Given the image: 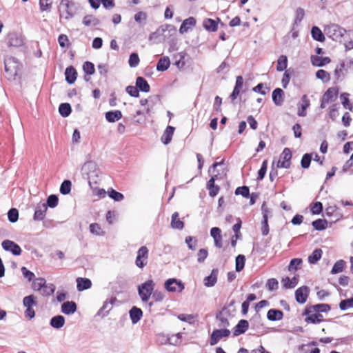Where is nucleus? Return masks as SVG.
<instances>
[{"label":"nucleus","instance_id":"20e7f679","mask_svg":"<svg viewBox=\"0 0 353 353\" xmlns=\"http://www.w3.org/2000/svg\"><path fill=\"white\" fill-rule=\"evenodd\" d=\"M164 288L169 292H181L185 289V285L178 279L170 278L165 281Z\"/></svg>","mask_w":353,"mask_h":353},{"label":"nucleus","instance_id":"1a4fd4ad","mask_svg":"<svg viewBox=\"0 0 353 353\" xmlns=\"http://www.w3.org/2000/svg\"><path fill=\"white\" fill-rule=\"evenodd\" d=\"M292 157V154L290 149L285 148L280 155V159H282V161L279 160L277 162L276 167L279 168H289L291 165Z\"/></svg>","mask_w":353,"mask_h":353},{"label":"nucleus","instance_id":"5701e85b","mask_svg":"<svg viewBox=\"0 0 353 353\" xmlns=\"http://www.w3.org/2000/svg\"><path fill=\"white\" fill-rule=\"evenodd\" d=\"M129 316L132 324H136L141 319L143 311L141 308L133 306L129 310Z\"/></svg>","mask_w":353,"mask_h":353},{"label":"nucleus","instance_id":"3c124183","mask_svg":"<svg viewBox=\"0 0 353 353\" xmlns=\"http://www.w3.org/2000/svg\"><path fill=\"white\" fill-rule=\"evenodd\" d=\"M245 256L243 254H239L235 259V270L239 272L242 271L245 267Z\"/></svg>","mask_w":353,"mask_h":353},{"label":"nucleus","instance_id":"774afa93","mask_svg":"<svg viewBox=\"0 0 353 353\" xmlns=\"http://www.w3.org/2000/svg\"><path fill=\"white\" fill-rule=\"evenodd\" d=\"M140 62L139 54L137 52H132L130 54L128 64L130 68L137 67Z\"/></svg>","mask_w":353,"mask_h":353},{"label":"nucleus","instance_id":"338daca9","mask_svg":"<svg viewBox=\"0 0 353 353\" xmlns=\"http://www.w3.org/2000/svg\"><path fill=\"white\" fill-rule=\"evenodd\" d=\"M339 308L342 311H345L349 308L353 307V298L341 300L339 303Z\"/></svg>","mask_w":353,"mask_h":353},{"label":"nucleus","instance_id":"39448f33","mask_svg":"<svg viewBox=\"0 0 353 353\" xmlns=\"http://www.w3.org/2000/svg\"><path fill=\"white\" fill-rule=\"evenodd\" d=\"M19 65L18 59L14 57H8L4 59L5 71L10 76L15 77L17 74Z\"/></svg>","mask_w":353,"mask_h":353},{"label":"nucleus","instance_id":"72a5a7b5","mask_svg":"<svg viewBox=\"0 0 353 353\" xmlns=\"http://www.w3.org/2000/svg\"><path fill=\"white\" fill-rule=\"evenodd\" d=\"M170 65V58L167 56H165L159 59L156 65V69L158 72H164L169 68Z\"/></svg>","mask_w":353,"mask_h":353},{"label":"nucleus","instance_id":"5fc2aeb1","mask_svg":"<svg viewBox=\"0 0 353 353\" xmlns=\"http://www.w3.org/2000/svg\"><path fill=\"white\" fill-rule=\"evenodd\" d=\"M215 319L216 321H219V327L227 328L230 326V322L227 317L224 315H222L221 312H216Z\"/></svg>","mask_w":353,"mask_h":353},{"label":"nucleus","instance_id":"79ce46f5","mask_svg":"<svg viewBox=\"0 0 353 353\" xmlns=\"http://www.w3.org/2000/svg\"><path fill=\"white\" fill-rule=\"evenodd\" d=\"M350 94L347 92H343L340 95L341 103L344 108L349 110L350 111L353 110V103L349 99Z\"/></svg>","mask_w":353,"mask_h":353},{"label":"nucleus","instance_id":"69168bd1","mask_svg":"<svg viewBox=\"0 0 353 353\" xmlns=\"http://www.w3.org/2000/svg\"><path fill=\"white\" fill-rule=\"evenodd\" d=\"M8 219L10 223H16L19 219V211L17 208H10L8 213Z\"/></svg>","mask_w":353,"mask_h":353},{"label":"nucleus","instance_id":"bf43d9fd","mask_svg":"<svg viewBox=\"0 0 353 353\" xmlns=\"http://www.w3.org/2000/svg\"><path fill=\"white\" fill-rule=\"evenodd\" d=\"M316 77L323 83H327L330 80V73L323 69H319L316 72Z\"/></svg>","mask_w":353,"mask_h":353},{"label":"nucleus","instance_id":"e2e57ef3","mask_svg":"<svg viewBox=\"0 0 353 353\" xmlns=\"http://www.w3.org/2000/svg\"><path fill=\"white\" fill-rule=\"evenodd\" d=\"M59 203V197L56 194H50L48 196L46 200V206H47V208L49 207L50 208H55Z\"/></svg>","mask_w":353,"mask_h":353},{"label":"nucleus","instance_id":"423d86ee","mask_svg":"<svg viewBox=\"0 0 353 353\" xmlns=\"http://www.w3.org/2000/svg\"><path fill=\"white\" fill-rule=\"evenodd\" d=\"M331 310L330 305L327 303H317L315 305H307L302 312V314H309L311 312H317L319 314L327 313Z\"/></svg>","mask_w":353,"mask_h":353},{"label":"nucleus","instance_id":"f704fd0d","mask_svg":"<svg viewBox=\"0 0 353 353\" xmlns=\"http://www.w3.org/2000/svg\"><path fill=\"white\" fill-rule=\"evenodd\" d=\"M96 166V163L93 161L85 162L81 168V172L83 177L85 178L86 176L87 179H89L90 173L95 171Z\"/></svg>","mask_w":353,"mask_h":353},{"label":"nucleus","instance_id":"c9c22d12","mask_svg":"<svg viewBox=\"0 0 353 353\" xmlns=\"http://www.w3.org/2000/svg\"><path fill=\"white\" fill-rule=\"evenodd\" d=\"M82 23L85 26H97L100 25L101 21L92 14L85 15L82 20Z\"/></svg>","mask_w":353,"mask_h":353},{"label":"nucleus","instance_id":"aec40b11","mask_svg":"<svg viewBox=\"0 0 353 353\" xmlns=\"http://www.w3.org/2000/svg\"><path fill=\"white\" fill-rule=\"evenodd\" d=\"M219 270L216 268L212 270L210 274L203 279V283L205 287L211 288L215 285L217 282V275Z\"/></svg>","mask_w":353,"mask_h":353},{"label":"nucleus","instance_id":"393cba45","mask_svg":"<svg viewBox=\"0 0 353 353\" xmlns=\"http://www.w3.org/2000/svg\"><path fill=\"white\" fill-rule=\"evenodd\" d=\"M310 60L312 64L316 67H323L331 62V59L328 57H319L316 55H312Z\"/></svg>","mask_w":353,"mask_h":353},{"label":"nucleus","instance_id":"2eb2a0df","mask_svg":"<svg viewBox=\"0 0 353 353\" xmlns=\"http://www.w3.org/2000/svg\"><path fill=\"white\" fill-rule=\"evenodd\" d=\"M249 328V322L245 319H241L232 329L233 336L243 334Z\"/></svg>","mask_w":353,"mask_h":353},{"label":"nucleus","instance_id":"f3484780","mask_svg":"<svg viewBox=\"0 0 353 353\" xmlns=\"http://www.w3.org/2000/svg\"><path fill=\"white\" fill-rule=\"evenodd\" d=\"M165 29L160 27L156 31L152 32L148 37V40L153 44H158L161 43L164 38H163V34L165 32Z\"/></svg>","mask_w":353,"mask_h":353},{"label":"nucleus","instance_id":"58836bf2","mask_svg":"<svg viewBox=\"0 0 353 353\" xmlns=\"http://www.w3.org/2000/svg\"><path fill=\"white\" fill-rule=\"evenodd\" d=\"M179 214L177 212H175L172 215L171 219V227L173 229L182 230L184 227L183 221L179 219Z\"/></svg>","mask_w":353,"mask_h":353},{"label":"nucleus","instance_id":"4d7b16f0","mask_svg":"<svg viewBox=\"0 0 353 353\" xmlns=\"http://www.w3.org/2000/svg\"><path fill=\"white\" fill-rule=\"evenodd\" d=\"M236 195H241L243 198L248 199L250 196V188L246 185L239 186L234 191Z\"/></svg>","mask_w":353,"mask_h":353},{"label":"nucleus","instance_id":"09e8293b","mask_svg":"<svg viewBox=\"0 0 353 353\" xmlns=\"http://www.w3.org/2000/svg\"><path fill=\"white\" fill-rule=\"evenodd\" d=\"M314 153H305L301 160V165L303 169H307L310 168L311 161L313 159Z\"/></svg>","mask_w":353,"mask_h":353},{"label":"nucleus","instance_id":"37998d69","mask_svg":"<svg viewBox=\"0 0 353 353\" xmlns=\"http://www.w3.org/2000/svg\"><path fill=\"white\" fill-rule=\"evenodd\" d=\"M323 252L321 249H315L308 256V262L310 264H316L321 258Z\"/></svg>","mask_w":353,"mask_h":353},{"label":"nucleus","instance_id":"4c0bfd02","mask_svg":"<svg viewBox=\"0 0 353 353\" xmlns=\"http://www.w3.org/2000/svg\"><path fill=\"white\" fill-rule=\"evenodd\" d=\"M299 280L296 276H294L290 279L288 276L283 278L281 280V283L283 284V287L285 289H292L295 288L298 284Z\"/></svg>","mask_w":353,"mask_h":353},{"label":"nucleus","instance_id":"a19ab883","mask_svg":"<svg viewBox=\"0 0 353 353\" xmlns=\"http://www.w3.org/2000/svg\"><path fill=\"white\" fill-rule=\"evenodd\" d=\"M312 225L314 230L322 231L327 228V221L325 219H317L312 222Z\"/></svg>","mask_w":353,"mask_h":353},{"label":"nucleus","instance_id":"6ab92c4d","mask_svg":"<svg viewBox=\"0 0 353 353\" xmlns=\"http://www.w3.org/2000/svg\"><path fill=\"white\" fill-rule=\"evenodd\" d=\"M47 210V206H46L45 203H39L34 210L33 215L34 221H38L43 220L46 216Z\"/></svg>","mask_w":353,"mask_h":353},{"label":"nucleus","instance_id":"b1692460","mask_svg":"<svg viewBox=\"0 0 353 353\" xmlns=\"http://www.w3.org/2000/svg\"><path fill=\"white\" fill-rule=\"evenodd\" d=\"M77 289L79 292H82L90 289L92 287V281L88 278L78 277L76 279Z\"/></svg>","mask_w":353,"mask_h":353},{"label":"nucleus","instance_id":"603ef678","mask_svg":"<svg viewBox=\"0 0 353 353\" xmlns=\"http://www.w3.org/2000/svg\"><path fill=\"white\" fill-rule=\"evenodd\" d=\"M72 188V182L68 179H65L61 184L59 191L63 195L70 194Z\"/></svg>","mask_w":353,"mask_h":353},{"label":"nucleus","instance_id":"dca6fc26","mask_svg":"<svg viewBox=\"0 0 353 353\" xmlns=\"http://www.w3.org/2000/svg\"><path fill=\"white\" fill-rule=\"evenodd\" d=\"M77 310V305L73 301H67L62 303L61 311L65 315H71Z\"/></svg>","mask_w":353,"mask_h":353},{"label":"nucleus","instance_id":"a878e982","mask_svg":"<svg viewBox=\"0 0 353 353\" xmlns=\"http://www.w3.org/2000/svg\"><path fill=\"white\" fill-rule=\"evenodd\" d=\"M65 319L62 315L58 314L52 316L50 320V325L57 330L61 329L65 325Z\"/></svg>","mask_w":353,"mask_h":353},{"label":"nucleus","instance_id":"ddd939ff","mask_svg":"<svg viewBox=\"0 0 353 353\" xmlns=\"http://www.w3.org/2000/svg\"><path fill=\"white\" fill-rule=\"evenodd\" d=\"M23 40L22 37L15 32H12L8 34L7 44L10 47H20L23 45Z\"/></svg>","mask_w":353,"mask_h":353},{"label":"nucleus","instance_id":"7c9ffc66","mask_svg":"<svg viewBox=\"0 0 353 353\" xmlns=\"http://www.w3.org/2000/svg\"><path fill=\"white\" fill-rule=\"evenodd\" d=\"M284 91L279 88L274 89L272 93V98L274 103L280 106L283 102Z\"/></svg>","mask_w":353,"mask_h":353},{"label":"nucleus","instance_id":"8fccbe9b","mask_svg":"<svg viewBox=\"0 0 353 353\" xmlns=\"http://www.w3.org/2000/svg\"><path fill=\"white\" fill-rule=\"evenodd\" d=\"M288 61V57L286 55H281L277 60L276 70L278 72H283L286 70Z\"/></svg>","mask_w":353,"mask_h":353},{"label":"nucleus","instance_id":"49530a36","mask_svg":"<svg viewBox=\"0 0 353 353\" xmlns=\"http://www.w3.org/2000/svg\"><path fill=\"white\" fill-rule=\"evenodd\" d=\"M72 112V107L68 103H61L59 106V112L64 118L68 117Z\"/></svg>","mask_w":353,"mask_h":353},{"label":"nucleus","instance_id":"0e129e2a","mask_svg":"<svg viewBox=\"0 0 353 353\" xmlns=\"http://www.w3.org/2000/svg\"><path fill=\"white\" fill-rule=\"evenodd\" d=\"M267 170H268V161L264 160L262 162L260 169L258 170L257 178H256L257 181H261L264 179L265 176L266 174V172H267Z\"/></svg>","mask_w":353,"mask_h":353},{"label":"nucleus","instance_id":"c03bdc74","mask_svg":"<svg viewBox=\"0 0 353 353\" xmlns=\"http://www.w3.org/2000/svg\"><path fill=\"white\" fill-rule=\"evenodd\" d=\"M303 263V260L301 258H293L290 260L288 266V270L290 272H295L301 268Z\"/></svg>","mask_w":353,"mask_h":353},{"label":"nucleus","instance_id":"6e6d98bb","mask_svg":"<svg viewBox=\"0 0 353 353\" xmlns=\"http://www.w3.org/2000/svg\"><path fill=\"white\" fill-rule=\"evenodd\" d=\"M108 195L114 201H121L124 199V196L122 193L116 191L114 189L112 188L108 189Z\"/></svg>","mask_w":353,"mask_h":353},{"label":"nucleus","instance_id":"9b49d317","mask_svg":"<svg viewBox=\"0 0 353 353\" xmlns=\"http://www.w3.org/2000/svg\"><path fill=\"white\" fill-rule=\"evenodd\" d=\"M1 246L5 251L10 252L14 256H19L22 252L21 247L14 241L9 239L3 240Z\"/></svg>","mask_w":353,"mask_h":353},{"label":"nucleus","instance_id":"864d4df0","mask_svg":"<svg viewBox=\"0 0 353 353\" xmlns=\"http://www.w3.org/2000/svg\"><path fill=\"white\" fill-rule=\"evenodd\" d=\"M346 263L345 261L340 259L337 261L333 265L332 270H331V274H336L341 272H343L345 265Z\"/></svg>","mask_w":353,"mask_h":353},{"label":"nucleus","instance_id":"0eeeda50","mask_svg":"<svg viewBox=\"0 0 353 353\" xmlns=\"http://www.w3.org/2000/svg\"><path fill=\"white\" fill-rule=\"evenodd\" d=\"M230 333L231 332L227 328L214 329L210 335V345H215L221 339L228 337Z\"/></svg>","mask_w":353,"mask_h":353},{"label":"nucleus","instance_id":"7ed1b4c3","mask_svg":"<svg viewBox=\"0 0 353 353\" xmlns=\"http://www.w3.org/2000/svg\"><path fill=\"white\" fill-rule=\"evenodd\" d=\"M79 3L72 0H61L60 2V8L64 7L66 16L65 19L68 20L74 17L79 8Z\"/></svg>","mask_w":353,"mask_h":353},{"label":"nucleus","instance_id":"de8ad7c7","mask_svg":"<svg viewBox=\"0 0 353 353\" xmlns=\"http://www.w3.org/2000/svg\"><path fill=\"white\" fill-rule=\"evenodd\" d=\"M23 305L25 307H34L37 305V298L34 294L28 295L23 299Z\"/></svg>","mask_w":353,"mask_h":353},{"label":"nucleus","instance_id":"ea45409f","mask_svg":"<svg viewBox=\"0 0 353 353\" xmlns=\"http://www.w3.org/2000/svg\"><path fill=\"white\" fill-rule=\"evenodd\" d=\"M345 64L342 61L339 65H338L334 72V77L337 81H341L345 77V73L343 70L345 69Z\"/></svg>","mask_w":353,"mask_h":353},{"label":"nucleus","instance_id":"680f3d73","mask_svg":"<svg viewBox=\"0 0 353 353\" xmlns=\"http://www.w3.org/2000/svg\"><path fill=\"white\" fill-rule=\"evenodd\" d=\"M83 70L87 75H92L95 72V68L93 63L87 61L83 64Z\"/></svg>","mask_w":353,"mask_h":353},{"label":"nucleus","instance_id":"052dcab7","mask_svg":"<svg viewBox=\"0 0 353 353\" xmlns=\"http://www.w3.org/2000/svg\"><path fill=\"white\" fill-rule=\"evenodd\" d=\"M46 281L44 278L39 277L34 280L32 283V288L34 291L41 292L43 288Z\"/></svg>","mask_w":353,"mask_h":353},{"label":"nucleus","instance_id":"f03ea898","mask_svg":"<svg viewBox=\"0 0 353 353\" xmlns=\"http://www.w3.org/2000/svg\"><path fill=\"white\" fill-rule=\"evenodd\" d=\"M325 34L336 41H341V39L346 32V30L340 26L332 23L325 28Z\"/></svg>","mask_w":353,"mask_h":353},{"label":"nucleus","instance_id":"4468645a","mask_svg":"<svg viewBox=\"0 0 353 353\" xmlns=\"http://www.w3.org/2000/svg\"><path fill=\"white\" fill-rule=\"evenodd\" d=\"M310 106V101L306 94L301 97V101L298 104L297 115L304 117L307 115V109Z\"/></svg>","mask_w":353,"mask_h":353},{"label":"nucleus","instance_id":"bb28decb","mask_svg":"<svg viewBox=\"0 0 353 353\" xmlns=\"http://www.w3.org/2000/svg\"><path fill=\"white\" fill-rule=\"evenodd\" d=\"M65 77L68 83L73 84L77 77L76 69L72 65L67 67L65 70Z\"/></svg>","mask_w":353,"mask_h":353},{"label":"nucleus","instance_id":"4be33fe9","mask_svg":"<svg viewBox=\"0 0 353 353\" xmlns=\"http://www.w3.org/2000/svg\"><path fill=\"white\" fill-rule=\"evenodd\" d=\"M219 22H221L219 18H217L216 20L207 18L203 21V27L209 32H216L218 29Z\"/></svg>","mask_w":353,"mask_h":353},{"label":"nucleus","instance_id":"2f4dec72","mask_svg":"<svg viewBox=\"0 0 353 353\" xmlns=\"http://www.w3.org/2000/svg\"><path fill=\"white\" fill-rule=\"evenodd\" d=\"M105 118L109 123H114L122 118V112L120 110H110L105 112Z\"/></svg>","mask_w":353,"mask_h":353},{"label":"nucleus","instance_id":"e433bc0d","mask_svg":"<svg viewBox=\"0 0 353 353\" xmlns=\"http://www.w3.org/2000/svg\"><path fill=\"white\" fill-rule=\"evenodd\" d=\"M311 36L312 39L319 42H323L325 37L321 30L318 26H313L311 28Z\"/></svg>","mask_w":353,"mask_h":353},{"label":"nucleus","instance_id":"a211bd4d","mask_svg":"<svg viewBox=\"0 0 353 353\" xmlns=\"http://www.w3.org/2000/svg\"><path fill=\"white\" fill-rule=\"evenodd\" d=\"M305 316V322L307 323L319 324L324 321L323 316L317 312H311L309 314H302Z\"/></svg>","mask_w":353,"mask_h":353},{"label":"nucleus","instance_id":"473e14b6","mask_svg":"<svg viewBox=\"0 0 353 353\" xmlns=\"http://www.w3.org/2000/svg\"><path fill=\"white\" fill-rule=\"evenodd\" d=\"M174 130V127L171 125L167 126L161 139L163 144L168 145L171 142Z\"/></svg>","mask_w":353,"mask_h":353},{"label":"nucleus","instance_id":"f8f14e48","mask_svg":"<svg viewBox=\"0 0 353 353\" xmlns=\"http://www.w3.org/2000/svg\"><path fill=\"white\" fill-rule=\"evenodd\" d=\"M309 293V287L306 285L299 287L294 292L296 301L299 304H304L307 301Z\"/></svg>","mask_w":353,"mask_h":353},{"label":"nucleus","instance_id":"c756f323","mask_svg":"<svg viewBox=\"0 0 353 353\" xmlns=\"http://www.w3.org/2000/svg\"><path fill=\"white\" fill-rule=\"evenodd\" d=\"M283 312L279 309H270L267 312V319L270 321H277L283 319Z\"/></svg>","mask_w":353,"mask_h":353},{"label":"nucleus","instance_id":"6e6552de","mask_svg":"<svg viewBox=\"0 0 353 353\" xmlns=\"http://www.w3.org/2000/svg\"><path fill=\"white\" fill-rule=\"evenodd\" d=\"M117 301V299L116 296H112L110 299H107L103 302L102 307L97 312V315L101 318L107 316Z\"/></svg>","mask_w":353,"mask_h":353},{"label":"nucleus","instance_id":"a18cd8bd","mask_svg":"<svg viewBox=\"0 0 353 353\" xmlns=\"http://www.w3.org/2000/svg\"><path fill=\"white\" fill-rule=\"evenodd\" d=\"M206 188L208 190L209 196L211 197L216 196L220 190V187L214 183L212 180H209L207 182Z\"/></svg>","mask_w":353,"mask_h":353},{"label":"nucleus","instance_id":"13d9d810","mask_svg":"<svg viewBox=\"0 0 353 353\" xmlns=\"http://www.w3.org/2000/svg\"><path fill=\"white\" fill-rule=\"evenodd\" d=\"M55 290L56 287L54 284L46 283L43 288L41 291V294L44 296H49L54 294Z\"/></svg>","mask_w":353,"mask_h":353},{"label":"nucleus","instance_id":"c85d7f7f","mask_svg":"<svg viewBox=\"0 0 353 353\" xmlns=\"http://www.w3.org/2000/svg\"><path fill=\"white\" fill-rule=\"evenodd\" d=\"M135 85L139 92L148 93L150 91V86L148 82L143 77H137Z\"/></svg>","mask_w":353,"mask_h":353},{"label":"nucleus","instance_id":"cd10ccee","mask_svg":"<svg viewBox=\"0 0 353 353\" xmlns=\"http://www.w3.org/2000/svg\"><path fill=\"white\" fill-rule=\"evenodd\" d=\"M196 21L194 17H190L182 22L180 28L179 32L180 34H183L187 32L191 27H193L196 25Z\"/></svg>","mask_w":353,"mask_h":353},{"label":"nucleus","instance_id":"9d476101","mask_svg":"<svg viewBox=\"0 0 353 353\" xmlns=\"http://www.w3.org/2000/svg\"><path fill=\"white\" fill-rule=\"evenodd\" d=\"M148 249L146 246H141L137 251V255L135 260L136 265L139 268H143L147 264L148 257Z\"/></svg>","mask_w":353,"mask_h":353},{"label":"nucleus","instance_id":"412c9836","mask_svg":"<svg viewBox=\"0 0 353 353\" xmlns=\"http://www.w3.org/2000/svg\"><path fill=\"white\" fill-rule=\"evenodd\" d=\"M339 90L336 87L329 88L323 94L322 98L325 102L331 103L334 101L338 96Z\"/></svg>","mask_w":353,"mask_h":353},{"label":"nucleus","instance_id":"f257e3e1","mask_svg":"<svg viewBox=\"0 0 353 353\" xmlns=\"http://www.w3.org/2000/svg\"><path fill=\"white\" fill-rule=\"evenodd\" d=\"M155 288V283L152 279H148L137 287L138 294L143 303H147Z\"/></svg>","mask_w":353,"mask_h":353}]
</instances>
